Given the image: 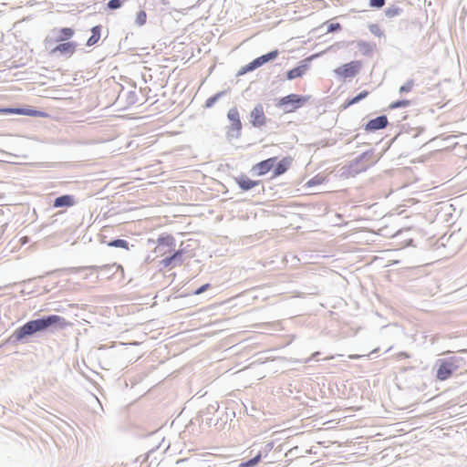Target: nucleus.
<instances>
[{
  "instance_id": "1",
  "label": "nucleus",
  "mask_w": 467,
  "mask_h": 467,
  "mask_svg": "<svg viewBox=\"0 0 467 467\" xmlns=\"http://www.w3.org/2000/svg\"><path fill=\"white\" fill-rule=\"evenodd\" d=\"M72 326L65 317L50 314L31 319L17 327L6 339V343L17 346L29 342V338L42 333H54Z\"/></svg>"
},
{
  "instance_id": "2",
  "label": "nucleus",
  "mask_w": 467,
  "mask_h": 467,
  "mask_svg": "<svg viewBox=\"0 0 467 467\" xmlns=\"http://www.w3.org/2000/svg\"><path fill=\"white\" fill-rule=\"evenodd\" d=\"M463 362V358L458 356L438 358L434 365L436 369V379L440 381L449 379L460 369Z\"/></svg>"
},
{
  "instance_id": "3",
  "label": "nucleus",
  "mask_w": 467,
  "mask_h": 467,
  "mask_svg": "<svg viewBox=\"0 0 467 467\" xmlns=\"http://www.w3.org/2000/svg\"><path fill=\"white\" fill-rule=\"evenodd\" d=\"M310 96L299 95L291 93L285 97L280 98L277 100L275 106L284 110L285 113L295 112L298 109L305 106V104L310 99Z\"/></svg>"
},
{
  "instance_id": "4",
  "label": "nucleus",
  "mask_w": 467,
  "mask_h": 467,
  "mask_svg": "<svg viewBox=\"0 0 467 467\" xmlns=\"http://www.w3.org/2000/svg\"><path fill=\"white\" fill-rule=\"evenodd\" d=\"M74 35L75 30L72 27H55L45 38V47L46 48H50L55 44L72 41L71 38Z\"/></svg>"
},
{
  "instance_id": "5",
  "label": "nucleus",
  "mask_w": 467,
  "mask_h": 467,
  "mask_svg": "<svg viewBox=\"0 0 467 467\" xmlns=\"http://www.w3.org/2000/svg\"><path fill=\"white\" fill-rule=\"evenodd\" d=\"M227 119L231 123L226 130L227 140L231 141L234 139H239L242 134L243 124L236 107H233L228 110Z\"/></svg>"
},
{
  "instance_id": "6",
  "label": "nucleus",
  "mask_w": 467,
  "mask_h": 467,
  "mask_svg": "<svg viewBox=\"0 0 467 467\" xmlns=\"http://www.w3.org/2000/svg\"><path fill=\"white\" fill-rule=\"evenodd\" d=\"M78 46L76 41L57 43L48 48L49 55L52 57L69 58L76 53Z\"/></svg>"
},
{
  "instance_id": "7",
  "label": "nucleus",
  "mask_w": 467,
  "mask_h": 467,
  "mask_svg": "<svg viewBox=\"0 0 467 467\" xmlns=\"http://www.w3.org/2000/svg\"><path fill=\"white\" fill-rule=\"evenodd\" d=\"M377 161L378 159H375V150L373 149H370L359 154L349 163L353 165L354 168L356 169H361L360 172H363L366 171L370 166H372Z\"/></svg>"
},
{
  "instance_id": "8",
  "label": "nucleus",
  "mask_w": 467,
  "mask_h": 467,
  "mask_svg": "<svg viewBox=\"0 0 467 467\" xmlns=\"http://www.w3.org/2000/svg\"><path fill=\"white\" fill-rule=\"evenodd\" d=\"M362 67V62L359 60H353L348 63L343 64L337 67L334 72L338 77L343 78H351L356 77Z\"/></svg>"
},
{
  "instance_id": "9",
  "label": "nucleus",
  "mask_w": 467,
  "mask_h": 467,
  "mask_svg": "<svg viewBox=\"0 0 467 467\" xmlns=\"http://www.w3.org/2000/svg\"><path fill=\"white\" fill-rule=\"evenodd\" d=\"M234 181L240 189L244 192H247L253 189H255L258 194L265 192V187L261 181H254L244 174L234 177Z\"/></svg>"
},
{
  "instance_id": "10",
  "label": "nucleus",
  "mask_w": 467,
  "mask_h": 467,
  "mask_svg": "<svg viewBox=\"0 0 467 467\" xmlns=\"http://www.w3.org/2000/svg\"><path fill=\"white\" fill-rule=\"evenodd\" d=\"M84 269L99 272L101 274V275L106 279L111 278L119 270L123 272L122 266L116 263L110 264V265L109 264L103 265L84 266V267H80L78 271L84 270Z\"/></svg>"
},
{
  "instance_id": "11",
  "label": "nucleus",
  "mask_w": 467,
  "mask_h": 467,
  "mask_svg": "<svg viewBox=\"0 0 467 467\" xmlns=\"http://www.w3.org/2000/svg\"><path fill=\"white\" fill-rule=\"evenodd\" d=\"M267 118L261 103L256 104L250 112V123L254 128H261L266 124Z\"/></svg>"
},
{
  "instance_id": "12",
  "label": "nucleus",
  "mask_w": 467,
  "mask_h": 467,
  "mask_svg": "<svg viewBox=\"0 0 467 467\" xmlns=\"http://www.w3.org/2000/svg\"><path fill=\"white\" fill-rule=\"evenodd\" d=\"M313 57H314V56H311L309 57H306V58L301 60L299 62L298 66L288 70L286 72V78L288 80H293L295 78L303 77L306 74V72L309 69L310 63H311V60L313 59Z\"/></svg>"
},
{
  "instance_id": "13",
  "label": "nucleus",
  "mask_w": 467,
  "mask_h": 467,
  "mask_svg": "<svg viewBox=\"0 0 467 467\" xmlns=\"http://www.w3.org/2000/svg\"><path fill=\"white\" fill-rule=\"evenodd\" d=\"M276 157H271L266 160H264L255 165L253 166L251 169V172L254 175L257 176H263L265 175L267 172H269L271 170H273L275 163L276 161Z\"/></svg>"
},
{
  "instance_id": "14",
  "label": "nucleus",
  "mask_w": 467,
  "mask_h": 467,
  "mask_svg": "<svg viewBox=\"0 0 467 467\" xmlns=\"http://www.w3.org/2000/svg\"><path fill=\"white\" fill-rule=\"evenodd\" d=\"M389 124L386 115H380L374 119H369L364 127L367 132H374L386 128Z\"/></svg>"
},
{
  "instance_id": "15",
  "label": "nucleus",
  "mask_w": 467,
  "mask_h": 467,
  "mask_svg": "<svg viewBox=\"0 0 467 467\" xmlns=\"http://www.w3.org/2000/svg\"><path fill=\"white\" fill-rule=\"evenodd\" d=\"M77 203V200L74 195L63 194L54 199L52 206L54 208H68L72 207Z\"/></svg>"
},
{
  "instance_id": "16",
  "label": "nucleus",
  "mask_w": 467,
  "mask_h": 467,
  "mask_svg": "<svg viewBox=\"0 0 467 467\" xmlns=\"http://www.w3.org/2000/svg\"><path fill=\"white\" fill-rule=\"evenodd\" d=\"M291 163L292 158L290 157H284L278 162L275 161V166L273 168V177H278L286 172Z\"/></svg>"
},
{
  "instance_id": "17",
  "label": "nucleus",
  "mask_w": 467,
  "mask_h": 467,
  "mask_svg": "<svg viewBox=\"0 0 467 467\" xmlns=\"http://www.w3.org/2000/svg\"><path fill=\"white\" fill-rule=\"evenodd\" d=\"M16 115L29 116V117H47L48 114L45 111H41L33 108L18 107L15 108Z\"/></svg>"
},
{
  "instance_id": "18",
  "label": "nucleus",
  "mask_w": 467,
  "mask_h": 467,
  "mask_svg": "<svg viewBox=\"0 0 467 467\" xmlns=\"http://www.w3.org/2000/svg\"><path fill=\"white\" fill-rule=\"evenodd\" d=\"M157 243H158V249H160L161 246H166L170 249L174 250V248L176 246L175 238L173 237V235H171L170 234H161L157 239Z\"/></svg>"
},
{
  "instance_id": "19",
  "label": "nucleus",
  "mask_w": 467,
  "mask_h": 467,
  "mask_svg": "<svg viewBox=\"0 0 467 467\" xmlns=\"http://www.w3.org/2000/svg\"><path fill=\"white\" fill-rule=\"evenodd\" d=\"M101 31H102L101 25H97V26H94L93 27H91V29H90L91 36L88 38V40L86 42V46L92 47V46L96 45L101 37Z\"/></svg>"
},
{
  "instance_id": "20",
  "label": "nucleus",
  "mask_w": 467,
  "mask_h": 467,
  "mask_svg": "<svg viewBox=\"0 0 467 467\" xmlns=\"http://www.w3.org/2000/svg\"><path fill=\"white\" fill-rule=\"evenodd\" d=\"M278 55H279V51L277 49H275V50H272L266 54H264L254 59L256 61V64L260 67L263 65L275 59L278 57Z\"/></svg>"
},
{
  "instance_id": "21",
  "label": "nucleus",
  "mask_w": 467,
  "mask_h": 467,
  "mask_svg": "<svg viewBox=\"0 0 467 467\" xmlns=\"http://www.w3.org/2000/svg\"><path fill=\"white\" fill-rule=\"evenodd\" d=\"M368 95V91H367V90H363V91L359 92L353 98L347 99L343 104V108L347 109L348 107H349L351 105L358 103L359 101H361L362 99L367 98Z\"/></svg>"
},
{
  "instance_id": "22",
  "label": "nucleus",
  "mask_w": 467,
  "mask_h": 467,
  "mask_svg": "<svg viewBox=\"0 0 467 467\" xmlns=\"http://www.w3.org/2000/svg\"><path fill=\"white\" fill-rule=\"evenodd\" d=\"M227 93V90H222V91H219L217 93H215L214 95H213L212 97L208 98L205 101V104H204V107L206 109H211L214 106V104L220 99H222L223 97H224Z\"/></svg>"
},
{
  "instance_id": "23",
  "label": "nucleus",
  "mask_w": 467,
  "mask_h": 467,
  "mask_svg": "<svg viewBox=\"0 0 467 467\" xmlns=\"http://www.w3.org/2000/svg\"><path fill=\"white\" fill-rule=\"evenodd\" d=\"M360 170L361 169L354 168V166L349 163L348 165L343 166L340 169L341 176H345V177H348H348H355L356 175L360 173Z\"/></svg>"
},
{
  "instance_id": "24",
  "label": "nucleus",
  "mask_w": 467,
  "mask_h": 467,
  "mask_svg": "<svg viewBox=\"0 0 467 467\" xmlns=\"http://www.w3.org/2000/svg\"><path fill=\"white\" fill-rule=\"evenodd\" d=\"M109 247L123 248L130 250V244L125 239L116 238L107 243Z\"/></svg>"
},
{
  "instance_id": "25",
  "label": "nucleus",
  "mask_w": 467,
  "mask_h": 467,
  "mask_svg": "<svg viewBox=\"0 0 467 467\" xmlns=\"http://www.w3.org/2000/svg\"><path fill=\"white\" fill-rule=\"evenodd\" d=\"M262 451H259L254 457L241 462L239 467H255L262 460Z\"/></svg>"
},
{
  "instance_id": "26",
  "label": "nucleus",
  "mask_w": 467,
  "mask_h": 467,
  "mask_svg": "<svg viewBox=\"0 0 467 467\" xmlns=\"http://www.w3.org/2000/svg\"><path fill=\"white\" fill-rule=\"evenodd\" d=\"M424 129L421 127L419 128H405V126L402 127L401 132L400 135H403L405 133L410 135L412 138H417L421 132H423Z\"/></svg>"
},
{
  "instance_id": "27",
  "label": "nucleus",
  "mask_w": 467,
  "mask_h": 467,
  "mask_svg": "<svg viewBox=\"0 0 467 467\" xmlns=\"http://www.w3.org/2000/svg\"><path fill=\"white\" fill-rule=\"evenodd\" d=\"M183 254H184V249L179 248L178 250H174L173 253L171 254V258L174 262V265H181L183 263Z\"/></svg>"
},
{
  "instance_id": "28",
  "label": "nucleus",
  "mask_w": 467,
  "mask_h": 467,
  "mask_svg": "<svg viewBox=\"0 0 467 467\" xmlns=\"http://www.w3.org/2000/svg\"><path fill=\"white\" fill-rule=\"evenodd\" d=\"M258 67H259L256 64L255 59H254L251 62H249L247 65H245L244 67H242L240 68V70L238 71L237 76H243L248 72H252V71L255 70Z\"/></svg>"
},
{
  "instance_id": "29",
  "label": "nucleus",
  "mask_w": 467,
  "mask_h": 467,
  "mask_svg": "<svg viewBox=\"0 0 467 467\" xmlns=\"http://www.w3.org/2000/svg\"><path fill=\"white\" fill-rule=\"evenodd\" d=\"M402 13V8L397 5H391L385 9V16L389 18L398 16Z\"/></svg>"
},
{
  "instance_id": "30",
  "label": "nucleus",
  "mask_w": 467,
  "mask_h": 467,
  "mask_svg": "<svg viewBox=\"0 0 467 467\" xmlns=\"http://www.w3.org/2000/svg\"><path fill=\"white\" fill-rule=\"evenodd\" d=\"M411 105V101L409 99H398L390 103L389 108L390 109H396L400 108H406Z\"/></svg>"
},
{
  "instance_id": "31",
  "label": "nucleus",
  "mask_w": 467,
  "mask_h": 467,
  "mask_svg": "<svg viewBox=\"0 0 467 467\" xmlns=\"http://www.w3.org/2000/svg\"><path fill=\"white\" fill-rule=\"evenodd\" d=\"M415 85L414 79L410 78L408 79L403 85L400 87L399 92L400 94H405L409 93L412 90L413 87Z\"/></svg>"
},
{
  "instance_id": "32",
  "label": "nucleus",
  "mask_w": 467,
  "mask_h": 467,
  "mask_svg": "<svg viewBox=\"0 0 467 467\" xmlns=\"http://www.w3.org/2000/svg\"><path fill=\"white\" fill-rule=\"evenodd\" d=\"M324 182H325V178L323 176L317 175V176H314L313 178H311L310 180H308L307 182L306 183V185L307 187H314L316 185L322 184Z\"/></svg>"
},
{
  "instance_id": "33",
  "label": "nucleus",
  "mask_w": 467,
  "mask_h": 467,
  "mask_svg": "<svg viewBox=\"0 0 467 467\" xmlns=\"http://www.w3.org/2000/svg\"><path fill=\"white\" fill-rule=\"evenodd\" d=\"M147 20V14L144 10H140L137 13L136 24L140 26L145 25Z\"/></svg>"
},
{
  "instance_id": "34",
  "label": "nucleus",
  "mask_w": 467,
  "mask_h": 467,
  "mask_svg": "<svg viewBox=\"0 0 467 467\" xmlns=\"http://www.w3.org/2000/svg\"><path fill=\"white\" fill-rule=\"evenodd\" d=\"M124 1L123 0H109L107 3V7L110 10H116L122 6Z\"/></svg>"
},
{
  "instance_id": "35",
  "label": "nucleus",
  "mask_w": 467,
  "mask_h": 467,
  "mask_svg": "<svg viewBox=\"0 0 467 467\" xmlns=\"http://www.w3.org/2000/svg\"><path fill=\"white\" fill-rule=\"evenodd\" d=\"M368 30L371 34L377 36H382L383 31L380 29L379 26L378 24H370L368 25Z\"/></svg>"
},
{
  "instance_id": "36",
  "label": "nucleus",
  "mask_w": 467,
  "mask_h": 467,
  "mask_svg": "<svg viewBox=\"0 0 467 467\" xmlns=\"http://www.w3.org/2000/svg\"><path fill=\"white\" fill-rule=\"evenodd\" d=\"M218 408L219 405L217 404V402L208 405L207 408L205 409V411H201L202 417L205 416L206 414H213L218 410Z\"/></svg>"
},
{
  "instance_id": "37",
  "label": "nucleus",
  "mask_w": 467,
  "mask_h": 467,
  "mask_svg": "<svg viewBox=\"0 0 467 467\" xmlns=\"http://www.w3.org/2000/svg\"><path fill=\"white\" fill-rule=\"evenodd\" d=\"M160 265L163 267H175L174 262L171 258V255L164 257L161 261H160Z\"/></svg>"
},
{
  "instance_id": "38",
  "label": "nucleus",
  "mask_w": 467,
  "mask_h": 467,
  "mask_svg": "<svg viewBox=\"0 0 467 467\" xmlns=\"http://www.w3.org/2000/svg\"><path fill=\"white\" fill-rule=\"evenodd\" d=\"M386 0H369L368 5L373 8H381L384 6Z\"/></svg>"
},
{
  "instance_id": "39",
  "label": "nucleus",
  "mask_w": 467,
  "mask_h": 467,
  "mask_svg": "<svg viewBox=\"0 0 467 467\" xmlns=\"http://www.w3.org/2000/svg\"><path fill=\"white\" fill-rule=\"evenodd\" d=\"M127 100L130 105L135 104L138 101L137 94L134 90L128 92Z\"/></svg>"
},
{
  "instance_id": "40",
  "label": "nucleus",
  "mask_w": 467,
  "mask_h": 467,
  "mask_svg": "<svg viewBox=\"0 0 467 467\" xmlns=\"http://www.w3.org/2000/svg\"><path fill=\"white\" fill-rule=\"evenodd\" d=\"M342 26L339 23H330L328 26H327V32L328 33H334V32H337L339 30H341Z\"/></svg>"
},
{
  "instance_id": "41",
  "label": "nucleus",
  "mask_w": 467,
  "mask_h": 467,
  "mask_svg": "<svg viewBox=\"0 0 467 467\" xmlns=\"http://www.w3.org/2000/svg\"><path fill=\"white\" fill-rule=\"evenodd\" d=\"M211 287V285L209 283L203 284L200 287H198L196 290L193 291V295H201L207 291Z\"/></svg>"
},
{
  "instance_id": "42",
  "label": "nucleus",
  "mask_w": 467,
  "mask_h": 467,
  "mask_svg": "<svg viewBox=\"0 0 467 467\" xmlns=\"http://www.w3.org/2000/svg\"><path fill=\"white\" fill-rule=\"evenodd\" d=\"M358 46L363 50L365 55L368 54V52L370 50L369 49V45L368 43H366V42H360V43H358Z\"/></svg>"
},
{
  "instance_id": "43",
  "label": "nucleus",
  "mask_w": 467,
  "mask_h": 467,
  "mask_svg": "<svg viewBox=\"0 0 467 467\" xmlns=\"http://www.w3.org/2000/svg\"><path fill=\"white\" fill-rule=\"evenodd\" d=\"M0 112L16 115V111L15 110V108H2V109H0Z\"/></svg>"
},
{
  "instance_id": "44",
  "label": "nucleus",
  "mask_w": 467,
  "mask_h": 467,
  "mask_svg": "<svg viewBox=\"0 0 467 467\" xmlns=\"http://www.w3.org/2000/svg\"><path fill=\"white\" fill-rule=\"evenodd\" d=\"M320 355V352H315L312 356L304 360V363H309L311 360H317V357Z\"/></svg>"
},
{
  "instance_id": "45",
  "label": "nucleus",
  "mask_w": 467,
  "mask_h": 467,
  "mask_svg": "<svg viewBox=\"0 0 467 467\" xmlns=\"http://www.w3.org/2000/svg\"><path fill=\"white\" fill-rule=\"evenodd\" d=\"M273 447H274L273 442H268L265 444V446L264 447L265 457L267 456V453L273 449Z\"/></svg>"
},
{
  "instance_id": "46",
  "label": "nucleus",
  "mask_w": 467,
  "mask_h": 467,
  "mask_svg": "<svg viewBox=\"0 0 467 467\" xmlns=\"http://www.w3.org/2000/svg\"><path fill=\"white\" fill-rule=\"evenodd\" d=\"M351 359H357V358H359L360 356L359 355H352L349 357Z\"/></svg>"
},
{
  "instance_id": "47",
  "label": "nucleus",
  "mask_w": 467,
  "mask_h": 467,
  "mask_svg": "<svg viewBox=\"0 0 467 467\" xmlns=\"http://www.w3.org/2000/svg\"><path fill=\"white\" fill-rule=\"evenodd\" d=\"M205 420H206V423H207V424H211V420H212V419H211V418H206V419H205Z\"/></svg>"
},
{
  "instance_id": "48",
  "label": "nucleus",
  "mask_w": 467,
  "mask_h": 467,
  "mask_svg": "<svg viewBox=\"0 0 467 467\" xmlns=\"http://www.w3.org/2000/svg\"><path fill=\"white\" fill-rule=\"evenodd\" d=\"M199 3H200V1H198V3L196 5H193L192 7H196L197 5H199Z\"/></svg>"
},
{
  "instance_id": "49",
  "label": "nucleus",
  "mask_w": 467,
  "mask_h": 467,
  "mask_svg": "<svg viewBox=\"0 0 467 467\" xmlns=\"http://www.w3.org/2000/svg\"><path fill=\"white\" fill-rule=\"evenodd\" d=\"M377 350H378V349H374V350H372L370 354L376 353V352H377Z\"/></svg>"
},
{
  "instance_id": "50",
  "label": "nucleus",
  "mask_w": 467,
  "mask_h": 467,
  "mask_svg": "<svg viewBox=\"0 0 467 467\" xmlns=\"http://www.w3.org/2000/svg\"><path fill=\"white\" fill-rule=\"evenodd\" d=\"M162 3L165 4V0H162Z\"/></svg>"
}]
</instances>
